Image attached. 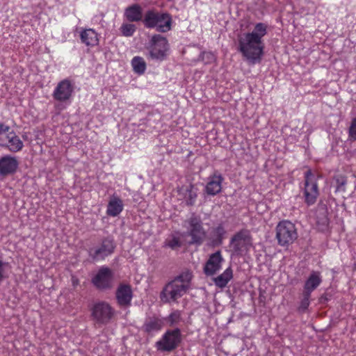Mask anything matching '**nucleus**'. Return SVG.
<instances>
[{
  "instance_id": "2eb2a0df",
  "label": "nucleus",
  "mask_w": 356,
  "mask_h": 356,
  "mask_svg": "<svg viewBox=\"0 0 356 356\" xmlns=\"http://www.w3.org/2000/svg\"><path fill=\"white\" fill-rule=\"evenodd\" d=\"M224 261L225 259L220 250L211 254L204 266V273L207 276L216 275L222 268Z\"/></svg>"
},
{
  "instance_id": "aec40b11",
  "label": "nucleus",
  "mask_w": 356,
  "mask_h": 356,
  "mask_svg": "<svg viewBox=\"0 0 356 356\" xmlns=\"http://www.w3.org/2000/svg\"><path fill=\"white\" fill-rule=\"evenodd\" d=\"M143 8L138 3H134L127 7L124 12V17L129 22H138L143 19Z\"/></svg>"
},
{
  "instance_id": "6e6552de",
  "label": "nucleus",
  "mask_w": 356,
  "mask_h": 356,
  "mask_svg": "<svg viewBox=\"0 0 356 356\" xmlns=\"http://www.w3.org/2000/svg\"><path fill=\"white\" fill-rule=\"evenodd\" d=\"M276 238L280 246L285 247L292 244L298 238L296 225L288 220L278 222L275 228Z\"/></svg>"
},
{
  "instance_id": "412c9836",
  "label": "nucleus",
  "mask_w": 356,
  "mask_h": 356,
  "mask_svg": "<svg viewBox=\"0 0 356 356\" xmlns=\"http://www.w3.org/2000/svg\"><path fill=\"white\" fill-rule=\"evenodd\" d=\"M79 35L81 42L87 47H93L99 44L98 34L92 29H81Z\"/></svg>"
},
{
  "instance_id": "f257e3e1",
  "label": "nucleus",
  "mask_w": 356,
  "mask_h": 356,
  "mask_svg": "<svg viewBox=\"0 0 356 356\" xmlns=\"http://www.w3.org/2000/svg\"><path fill=\"white\" fill-rule=\"evenodd\" d=\"M267 33L268 24L259 22L251 32L245 33L238 37V50L251 64L261 62L264 50L263 38Z\"/></svg>"
},
{
  "instance_id": "a211bd4d",
  "label": "nucleus",
  "mask_w": 356,
  "mask_h": 356,
  "mask_svg": "<svg viewBox=\"0 0 356 356\" xmlns=\"http://www.w3.org/2000/svg\"><path fill=\"white\" fill-rule=\"evenodd\" d=\"M17 159L10 155L0 158V175L6 176L15 173L18 168Z\"/></svg>"
},
{
  "instance_id": "c756f323",
  "label": "nucleus",
  "mask_w": 356,
  "mask_h": 356,
  "mask_svg": "<svg viewBox=\"0 0 356 356\" xmlns=\"http://www.w3.org/2000/svg\"><path fill=\"white\" fill-rule=\"evenodd\" d=\"M182 243L179 237L172 236L171 238H167L165 242L163 247H168L172 250H175L181 246Z\"/></svg>"
},
{
  "instance_id": "9d476101",
  "label": "nucleus",
  "mask_w": 356,
  "mask_h": 356,
  "mask_svg": "<svg viewBox=\"0 0 356 356\" xmlns=\"http://www.w3.org/2000/svg\"><path fill=\"white\" fill-rule=\"evenodd\" d=\"M181 333L179 328L167 330L161 339L156 343L159 350L170 352L176 349L181 342Z\"/></svg>"
},
{
  "instance_id": "423d86ee",
  "label": "nucleus",
  "mask_w": 356,
  "mask_h": 356,
  "mask_svg": "<svg viewBox=\"0 0 356 356\" xmlns=\"http://www.w3.org/2000/svg\"><path fill=\"white\" fill-rule=\"evenodd\" d=\"M252 247V237L250 231L242 229L235 233L229 241V248L236 255L246 254Z\"/></svg>"
},
{
  "instance_id": "5701e85b",
  "label": "nucleus",
  "mask_w": 356,
  "mask_h": 356,
  "mask_svg": "<svg viewBox=\"0 0 356 356\" xmlns=\"http://www.w3.org/2000/svg\"><path fill=\"white\" fill-rule=\"evenodd\" d=\"M321 282L322 278L320 272L313 271L305 282L303 291L311 294Z\"/></svg>"
},
{
  "instance_id": "1a4fd4ad",
  "label": "nucleus",
  "mask_w": 356,
  "mask_h": 356,
  "mask_svg": "<svg viewBox=\"0 0 356 356\" xmlns=\"http://www.w3.org/2000/svg\"><path fill=\"white\" fill-rule=\"evenodd\" d=\"M318 179V176L311 169L304 173L303 195L305 202L308 206L314 204L319 195Z\"/></svg>"
},
{
  "instance_id": "b1692460",
  "label": "nucleus",
  "mask_w": 356,
  "mask_h": 356,
  "mask_svg": "<svg viewBox=\"0 0 356 356\" xmlns=\"http://www.w3.org/2000/svg\"><path fill=\"white\" fill-rule=\"evenodd\" d=\"M123 208L122 200L120 197L114 196L108 203L106 214L111 217H116L122 211Z\"/></svg>"
},
{
  "instance_id": "4be33fe9",
  "label": "nucleus",
  "mask_w": 356,
  "mask_h": 356,
  "mask_svg": "<svg viewBox=\"0 0 356 356\" xmlns=\"http://www.w3.org/2000/svg\"><path fill=\"white\" fill-rule=\"evenodd\" d=\"M178 194L183 197L186 204L192 206L195 203L197 197V189L193 185L182 186L178 188Z\"/></svg>"
},
{
  "instance_id": "9b49d317",
  "label": "nucleus",
  "mask_w": 356,
  "mask_h": 356,
  "mask_svg": "<svg viewBox=\"0 0 356 356\" xmlns=\"http://www.w3.org/2000/svg\"><path fill=\"white\" fill-rule=\"evenodd\" d=\"M168 49L169 44L165 37L159 34H155L152 37L148 47L151 58L159 60H164Z\"/></svg>"
},
{
  "instance_id": "f704fd0d",
  "label": "nucleus",
  "mask_w": 356,
  "mask_h": 356,
  "mask_svg": "<svg viewBox=\"0 0 356 356\" xmlns=\"http://www.w3.org/2000/svg\"><path fill=\"white\" fill-rule=\"evenodd\" d=\"M56 108L59 110H62L63 108H60V105L56 106Z\"/></svg>"
},
{
  "instance_id": "0eeeda50",
  "label": "nucleus",
  "mask_w": 356,
  "mask_h": 356,
  "mask_svg": "<svg viewBox=\"0 0 356 356\" xmlns=\"http://www.w3.org/2000/svg\"><path fill=\"white\" fill-rule=\"evenodd\" d=\"M0 147L8 149L11 152H18L24 147V143L11 128L0 122Z\"/></svg>"
},
{
  "instance_id": "39448f33",
  "label": "nucleus",
  "mask_w": 356,
  "mask_h": 356,
  "mask_svg": "<svg viewBox=\"0 0 356 356\" xmlns=\"http://www.w3.org/2000/svg\"><path fill=\"white\" fill-rule=\"evenodd\" d=\"M92 320L97 325H107L115 316V309L106 301L99 300L90 307Z\"/></svg>"
},
{
  "instance_id": "ddd939ff",
  "label": "nucleus",
  "mask_w": 356,
  "mask_h": 356,
  "mask_svg": "<svg viewBox=\"0 0 356 356\" xmlns=\"http://www.w3.org/2000/svg\"><path fill=\"white\" fill-rule=\"evenodd\" d=\"M114 274L107 266L100 267L96 275L92 278V284L99 290L110 289L113 286Z\"/></svg>"
},
{
  "instance_id": "6ab92c4d",
  "label": "nucleus",
  "mask_w": 356,
  "mask_h": 356,
  "mask_svg": "<svg viewBox=\"0 0 356 356\" xmlns=\"http://www.w3.org/2000/svg\"><path fill=\"white\" fill-rule=\"evenodd\" d=\"M223 179L221 174L215 172L209 177V181L205 187L206 193L213 196L218 194L221 191Z\"/></svg>"
},
{
  "instance_id": "4468645a",
  "label": "nucleus",
  "mask_w": 356,
  "mask_h": 356,
  "mask_svg": "<svg viewBox=\"0 0 356 356\" xmlns=\"http://www.w3.org/2000/svg\"><path fill=\"white\" fill-rule=\"evenodd\" d=\"M188 236L191 237V244L200 245L206 236V232L200 217L193 215L188 220Z\"/></svg>"
},
{
  "instance_id": "dca6fc26",
  "label": "nucleus",
  "mask_w": 356,
  "mask_h": 356,
  "mask_svg": "<svg viewBox=\"0 0 356 356\" xmlns=\"http://www.w3.org/2000/svg\"><path fill=\"white\" fill-rule=\"evenodd\" d=\"M164 326V319L153 315L145 318L142 330L149 336H153L160 332Z\"/></svg>"
},
{
  "instance_id": "393cba45",
  "label": "nucleus",
  "mask_w": 356,
  "mask_h": 356,
  "mask_svg": "<svg viewBox=\"0 0 356 356\" xmlns=\"http://www.w3.org/2000/svg\"><path fill=\"white\" fill-rule=\"evenodd\" d=\"M233 278V270L231 266L227 268L222 273L213 278V282L216 286L220 289L225 288L229 282Z\"/></svg>"
},
{
  "instance_id": "473e14b6",
  "label": "nucleus",
  "mask_w": 356,
  "mask_h": 356,
  "mask_svg": "<svg viewBox=\"0 0 356 356\" xmlns=\"http://www.w3.org/2000/svg\"><path fill=\"white\" fill-rule=\"evenodd\" d=\"M348 138L352 140H356V117L351 121L348 129Z\"/></svg>"
},
{
  "instance_id": "72a5a7b5",
  "label": "nucleus",
  "mask_w": 356,
  "mask_h": 356,
  "mask_svg": "<svg viewBox=\"0 0 356 356\" xmlns=\"http://www.w3.org/2000/svg\"><path fill=\"white\" fill-rule=\"evenodd\" d=\"M346 184V181L345 180L344 178L343 177H341V178H338L337 179V191H345V185Z\"/></svg>"
},
{
  "instance_id": "f03ea898",
  "label": "nucleus",
  "mask_w": 356,
  "mask_h": 356,
  "mask_svg": "<svg viewBox=\"0 0 356 356\" xmlns=\"http://www.w3.org/2000/svg\"><path fill=\"white\" fill-rule=\"evenodd\" d=\"M193 277L190 270H185L168 282L160 293V300L163 303L177 302L187 293Z\"/></svg>"
},
{
  "instance_id": "bb28decb",
  "label": "nucleus",
  "mask_w": 356,
  "mask_h": 356,
  "mask_svg": "<svg viewBox=\"0 0 356 356\" xmlns=\"http://www.w3.org/2000/svg\"><path fill=\"white\" fill-rule=\"evenodd\" d=\"M131 65L134 71L138 74H143L145 73L146 70V63L145 60L140 56H135L132 58Z\"/></svg>"
},
{
  "instance_id": "7ed1b4c3",
  "label": "nucleus",
  "mask_w": 356,
  "mask_h": 356,
  "mask_svg": "<svg viewBox=\"0 0 356 356\" xmlns=\"http://www.w3.org/2000/svg\"><path fill=\"white\" fill-rule=\"evenodd\" d=\"M143 23L147 29L156 28L159 32L166 33L171 29L172 19L169 13L149 9L145 12Z\"/></svg>"
},
{
  "instance_id": "c85d7f7f",
  "label": "nucleus",
  "mask_w": 356,
  "mask_h": 356,
  "mask_svg": "<svg viewBox=\"0 0 356 356\" xmlns=\"http://www.w3.org/2000/svg\"><path fill=\"white\" fill-rule=\"evenodd\" d=\"M181 319V314L179 310H175L165 318L170 326H174L179 323Z\"/></svg>"
},
{
  "instance_id": "f3484780",
  "label": "nucleus",
  "mask_w": 356,
  "mask_h": 356,
  "mask_svg": "<svg viewBox=\"0 0 356 356\" xmlns=\"http://www.w3.org/2000/svg\"><path fill=\"white\" fill-rule=\"evenodd\" d=\"M115 298L119 306H129L133 298L131 286L127 284H120L115 292Z\"/></svg>"
},
{
  "instance_id": "a878e982",
  "label": "nucleus",
  "mask_w": 356,
  "mask_h": 356,
  "mask_svg": "<svg viewBox=\"0 0 356 356\" xmlns=\"http://www.w3.org/2000/svg\"><path fill=\"white\" fill-rule=\"evenodd\" d=\"M226 234V230L222 223L213 227L211 232V240L213 245H220L222 243Z\"/></svg>"
},
{
  "instance_id": "2f4dec72",
  "label": "nucleus",
  "mask_w": 356,
  "mask_h": 356,
  "mask_svg": "<svg viewBox=\"0 0 356 356\" xmlns=\"http://www.w3.org/2000/svg\"><path fill=\"white\" fill-rule=\"evenodd\" d=\"M9 266V263L4 261L1 256H0V282L4 279L8 277L7 268Z\"/></svg>"
},
{
  "instance_id": "20e7f679",
  "label": "nucleus",
  "mask_w": 356,
  "mask_h": 356,
  "mask_svg": "<svg viewBox=\"0 0 356 356\" xmlns=\"http://www.w3.org/2000/svg\"><path fill=\"white\" fill-rule=\"evenodd\" d=\"M116 248V243L112 236L104 237L99 243L88 246L86 251L91 261L99 262L111 256Z\"/></svg>"
},
{
  "instance_id": "7c9ffc66",
  "label": "nucleus",
  "mask_w": 356,
  "mask_h": 356,
  "mask_svg": "<svg viewBox=\"0 0 356 356\" xmlns=\"http://www.w3.org/2000/svg\"><path fill=\"white\" fill-rule=\"evenodd\" d=\"M302 296H303V297L300 301V305L298 307V310L300 312H304L308 309V307L309 306V304H310L309 299H310L311 294L307 292L303 291Z\"/></svg>"
},
{
  "instance_id": "f8f14e48",
  "label": "nucleus",
  "mask_w": 356,
  "mask_h": 356,
  "mask_svg": "<svg viewBox=\"0 0 356 356\" xmlns=\"http://www.w3.org/2000/svg\"><path fill=\"white\" fill-rule=\"evenodd\" d=\"M74 90L73 83L70 79H65L58 83L53 91L52 97L59 103L70 104Z\"/></svg>"
},
{
  "instance_id": "cd10ccee",
  "label": "nucleus",
  "mask_w": 356,
  "mask_h": 356,
  "mask_svg": "<svg viewBox=\"0 0 356 356\" xmlns=\"http://www.w3.org/2000/svg\"><path fill=\"white\" fill-rule=\"evenodd\" d=\"M136 26L131 22L123 23L120 28V31L122 36L131 37L136 31Z\"/></svg>"
}]
</instances>
